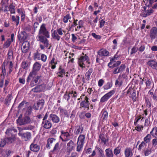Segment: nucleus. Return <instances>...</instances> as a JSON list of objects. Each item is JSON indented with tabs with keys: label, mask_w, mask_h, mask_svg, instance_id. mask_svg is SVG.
Here are the masks:
<instances>
[{
	"label": "nucleus",
	"mask_w": 157,
	"mask_h": 157,
	"mask_svg": "<svg viewBox=\"0 0 157 157\" xmlns=\"http://www.w3.org/2000/svg\"><path fill=\"white\" fill-rule=\"evenodd\" d=\"M113 65L112 66H109L110 67L113 68L118 66L121 63V62L119 61H117L116 62H113Z\"/></svg>",
	"instance_id": "603ef678"
},
{
	"label": "nucleus",
	"mask_w": 157,
	"mask_h": 157,
	"mask_svg": "<svg viewBox=\"0 0 157 157\" xmlns=\"http://www.w3.org/2000/svg\"><path fill=\"white\" fill-rule=\"evenodd\" d=\"M135 129L138 132H140L143 129V126L142 125L137 126L135 127Z\"/></svg>",
	"instance_id": "69168bd1"
},
{
	"label": "nucleus",
	"mask_w": 157,
	"mask_h": 157,
	"mask_svg": "<svg viewBox=\"0 0 157 157\" xmlns=\"http://www.w3.org/2000/svg\"><path fill=\"white\" fill-rule=\"evenodd\" d=\"M46 26V24L44 23H43L40 26L36 39L37 41L42 43L46 47L48 48L49 46V41L45 37L49 38L50 34Z\"/></svg>",
	"instance_id": "f03ea898"
},
{
	"label": "nucleus",
	"mask_w": 157,
	"mask_h": 157,
	"mask_svg": "<svg viewBox=\"0 0 157 157\" xmlns=\"http://www.w3.org/2000/svg\"><path fill=\"white\" fill-rule=\"evenodd\" d=\"M115 93L114 90H112L107 93L102 97L100 99V101L103 102L107 101Z\"/></svg>",
	"instance_id": "6e6552de"
},
{
	"label": "nucleus",
	"mask_w": 157,
	"mask_h": 157,
	"mask_svg": "<svg viewBox=\"0 0 157 157\" xmlns=\"http://www.w3.org/2000/svg\"><path fill=\"white\" fill-rule=\"evenodd\" d=\"M89 58L86 55L83 56H81L78 59V64L79 66L82 67H85V65L84 62L86 61L87 63H89Z\"/></svg>",
	"instance_id": "423d86ee"
},
{
	"label": "nucleus",
	"mask_w": 157,
	"mask_h": 157,
	"mask_svg": "<svg viewBox=\"0 0 157 157\" xmlns=\"http://www.w3.org/2000/svg\"><path fill=\"white\" fill-rule=\"evenodd\" d=\"M60 150V147L59 146V143H57L54 146L53 149L52 151V152H58Z\"/></svg>",
	"instance_id": "f704fd0d"
},
{
	"label": "nucleus",
	"mask_w": 157,
	"mask_h": 157,
	"mask_svg": "<svg viewBox=\"0 0 157 157\" xmlns=\"http://www.w3.org/2000/svg\"><path fill=\"white\" fill-rule=\"evenodd\" d=\"M146 86L147 88H149L151 83V80L150 79L147 78L145 79Z\"/></svg>",
	"instance_id": "37998d69"
},
{
	"label": "nucleus",
	"mask_w": 157,
	"mask_h": 157,
	"mask_svg": "<svg viewBox=\"0 0 157 157\" xmlns=\"http://www.w3.org/2000/svg\"><path fill=\"white\" fill-rule=\"evenodd\" d=\"M146 145V144L144 141H142L139 146V150H141Z\"/></svg>",
	"instance_id": "e2e57ef3"
},
{
	"label": "nucleus",
	"mask_w": 157,
	"mask_h": 157,
	"mask_svg": "<svg viewBox=\"0 0 157 157\" xmlns=\"http://www.w3.org/2000/svg\"><path fill=\"white\" fill-rule=\"evenodd\" d=\"M83 22L82 20H80L79 21L78 25V26H77L76 28L75 29V31H77L79 30L80 28H82L83 26Z\"/></svg>",
	"instance_id": "58836bf2"
},
{
	"label": "nucleus",
	"mask_w": 157,
	"mask_h": 157,
	"mask_svg": "<svg viewBox=\"0 0 157 157\" xmlns=\"http://www.w3.org/2000/svg\"><path fill=\"white\" fill-rule=\"evenodd\" d=\"M138 50V49L136 46H134L131 49V52L130 53V55H132L136 53Z\"/></svg>",
	"instance_id": "4d7b16f0"
},
{
	"label": "nucleus",
	"mask_w": 157,
	"mask_h": 157,
	"mask_svg": "<svg viewBox=\"0 0 157 157\" xmlns=\"http://www.w3.org/2000/svg\"><path fill=\"white\" fill-rule=\"evenodd\" d=\"M89 98L87 96H86L84 101H82L80 103V108H84L85 109H87V110H88L90 109L89 103L88 101Z\"/></svg>",
	"instance_id": "1a4fd4ad"
},
{
	"label": "nucleus",
	"mask_w": 157,
	"mask_h": 157,
	"mask_svg": "<svg viewBox=\"0 0 157 157\" xmlns=\"http://www.w3.org/2000/svg\"><path fill=\"white\" fill-rule=\"evenodd\" d=\"M49 119L52 120L54 123H57L59 121V117L54 114H50Z\"/></svg>",
	"instance_id": "4468645a"
},
{
	"label": "nucleus",
	"mask_w": 157,
	"mask_h": 157,
	"mask_svg": "<svg viewBox=\"0 0 157 157\" xmlns=\"http://www.w3.org/2000/svg\"><path fill=\"white\" fill-rule=\"evenodd\" d=\"M40 59L42 62H45L47 59V56L45 54H41L40 56Z\"/></svg>",
	"instance_id": "de8ad7c7"
},
{
	"label": "nucleus",
	"mask_w": 157,
	"mask_h": 157,
	"mask_svg": "<svg viewBox=\"0 0 157 157\" xmlns=\"http://www.w3.org/2000/svg\"><path fill=\"white\" fill-rule=\"evenodd\" d=\"M59 72L57 73L58 74H59L60 75H58V76L59 77H63V74H65V73L66 71L65 70L63 69L61 66H60L59 68Z\"/></svg>",
	"instance_id": "473e14b6"
},
{
	"label": "nucleus",
	"mask_w": 157,
	"mask_h": 157,
	"mask_svg": "<svg viewBox=\"0 0 157 157\" xmlns=\"http://www.w3.org/2000/svg\"><path fill=\"white\" fill-rule=\"evenodd\" d=\"M104 83V81L102 79H100L98 81V86L99 87H101Z\"/></svg>",
	"instance_id": "338daca9"
},
{
	"label": "nucleus",
	"mask_w": 157,
	"mask_h": 157,
	"mask_svg": "<svg viewBox=\"0 0 157 157\" xmlns=\"http://www.w3.org/2000/svg\"><path fill=\"white\" fill-rule=\"evenodd\" d=\"M13 59V51L11 48L8 50L7 54V60H11Z\"/></svg>",
	"instance_id": "a878e982"
},
{
	"label": "nucleus",
	"mask_w": 157,
	"mask_h": 157,
	"mask_svg": "<svg viewBox=\"0 0 157 157\" xmlns=\"http://www.w3.org/2000/svg\"><path fill=\"white\" fill-rule=\"evenodd\" d=\"M30 150L32 151L37 152L40 149V146L36 144L32 143L30 146Z\"/></svg>",
	"instance_id": "f3484780"
},
{
	"label": "nucleus",
	"mask_w": 157,
	"mask_h": 157,
	"mask_svg": "<svg viewBox=\"0 0 157 157\" xmlns=\"http://www.w3.org/2000/svg\"><path fill=\"white\" fill-rule=\"evenodd\" d=\"M28 66L27 62L25 61H23L21 63V67L23 69H25Z\"/></svg>",
	"instance_id": "052dcab7"
},
{
	"label": "nucleus",
	"mask_w": 157,
	"mask_h": 157,
	"mask_svg": "<svg viewBox=\"0 0 157 157\" xmlns=\"http://www.w3.org/2000/svg\"><path fill=\"white\" fill-rule=\"evenodd\" d=\"M18 135L21 137V138L24 140L25 141L28 140L31 138V134L29 132H27L25 133H22L20 132Z\"/></svg>",
	"instance_id": "9d476101"
},
{
	"label": "nucleus",
	"mask_w": 157,
	"mask_h": 157,
	"mask_svg": "<svg viewBox=\"0 0 157 157\" xmlns=\"http://www.w3.org/2000/svg\"><path fill=\"white\" fill-rule=\"evenodd\" d=\"M92 36L96 39H100L101 36L98 35H96L95 33H92L91 34Z\"/></svg>",
	"instance_id": "0e129e2a"
},
{
	"label": "nucleus",
	"mask_w": 157,
	"mask_h": 157,
	"mask_svg": "<svg viewBox=\"0 0 157 157\" xmlns=\"http://www.w3.org/2000/svg\"><path fill=\"white\" fill-rule=\"evenodd\" d=\"M41 86H43L44 87V88L42 89V90H44L45 89L46 87L45 85L43 84L36 86L35 88H33L32 90L31 91L34 92H37L40 91V88Z\"/></svg>",
	"instance_id": "bb28decb"
},
{
	"label": "nucleus",
	"mask_w": 157,
	"mask_h": 157,
	"mask_svg": "<svg viewBox=\"0 0 157 157\" xmlns=\"http://www.w3.org/2000/svg\"><path fill=\"white\" fill-rule=\"evenodd\" d=\"M121 151V147L118 146L115 148L114 150V154L116 155H118L119 153H120Z\"/></svg>",
	"instance_id": "c03bdc74"
},
{
	"label": "nucleus",
	"mask_w": 157,
	"mask_h": 157,
	"mask_svg": "<svg viewBox=\"0 0 157 157\" xmlns=\"http://www.w3.org/2000/svg\"><path fill=\"white\" fill-rule=\"evenodd\" d=\"M56 140V139L53 138H49L47 141V147L49 149H50L51 146H52V144Z\"/></svg>",
	"instance_id": "5701e85b"
},
{
	"label": "nucleus",
	"mask_w": 157,
	"mask_h": 157,
	"mask_svg": "<svg viewBox=\"0 0 157 157\" xmlns=\"http://www.w3.org/2000/svg\"><path fill=\"white\" fill-rule=\"evenodd\" d=\"M59 109L60 110V114L61 115L68 117H69V115L66 109L61 108H59Z\"/></svg>",
	"instance_id": "b1692460"
},
{
	"label": "nucleus",
	"mask_w": 157,
	"mask_h": 157,
	"mask_svg": "<svg viewBox=\"0 0 157 157\" xmlns=\"http://www.w3.org/2000/svg\"><path fill=\"white\" fill-rule=\"evenodd\" d=\"M17 121L20 125H24L32 122L30 118L27 116H25L22 119H18L17 120Z\"/></svg>",
	"instance_id": "0eeeda50"
},
{
	"label": "nucleus",
	"mask_w": 157,
	"mask_h": 157,
	"mask_svg": "<svg viewBox=\"0 0 157 157\" xmlns=\"http://www.w3.org/2000/svg\"><path fill=\"white\" fill-rule=\"evenodd\" d=\"M125 157H132L133 155V149L129 147H127L124 150Z\"/></svg>",
	"instance_id": "f8f14e48"
},
{
	"label": "nucleus",
	"mask_w": 157,
	"mask_h": 157,
	"mask_svg": "<svg viewBox=\"0 0 157 157\" xmlns=\"http://www.w3.org/2000/svg\"><path fill=\"white\" fill-rule=\"evenodd\" d=\"M150 36L151 40L155 39L154 43L157 44V28L155 27H153L150 30Z\"/></svg>",
	"instance_id": "39448f33"
},
{
	"label": "nucleus",
	"mask_w": 157,
	"mask_h": 157,
	"mask_svg": "<svg viewBox=\"0 0 157 157\" xmlns=\"http://www.w3.org/2000/svg\"><path fill=\"white\" fill-rule=\"evenodd\" d=\"M124 80V79L122 77V76L119 75L118 79L116 81L115 83V85H117L119 87H120L122 85L123 82Z\"/></svg>",
	"instance_id": "a211bd4d"
},
{
	"label": "nucleus",
	"mask_w": 157,
	"mask_h": 157,
	"mask_svg": "<svg viewBox=\"0 0 157 157\" xmlns=\"http://www.w3.org/2000/svg\"><path fill=\"white\" fill-rule=\"evenodd\" d=\"M5 140L7 143L10 144L12 143L14 140V139L13 138H6L5 139Z\"/></svg>",
	"instance_id": "864d4df0"
},
{
	"label": "nucleus",
	"mask_w": 157,
	"mask_h": 157,
	"mask_svg": "<svg viewBox=\"0 0 157 157\" xmlns=\"http://www.w3.org/2000/svg\"><path fill=\"white\" fill-rule=\"evenodd\" d=\"M99 138L104 145H105L108 141V140L105 137L103 134H101L99 136Z\"/></svg>",
	"instance_id": "c756f323"
},
{
	"label": "nucleus",
	"mask_w": 157,
	"mask_h": 157,
	"mask_svg": "<svg viewBox=\"0 0 157 157\" xmlns=\"http://www.w3.org/2000/svg\"><path fill=\"white\" fill-rule=\"evenodd\" d=\"M41 54L39 53L37 51L33 54V58L35 59L40 60V56Z\"/></svg>",
	"instance_id": "e433bc0d"
},
{
	"label": "nucleus",
	"mask_w": 157,
	"mask_h": 157,
	"mask_svg": "<svg viewBox=\"0 0 157 157\" xmlns=\"http://www.w3.org/2000/svg\"><path fill=\"white\" fill-rule=\"evenodd\" d=\"M136 92L134 90H133L132 92L131 93L130 97L132 98L134 102L135 101H136Z\"/></svg>",
	"instance_id": "79ce46f5"
},
{
	"label": "nucleus",
	"mask_w": 157,
	"mask_h": 157,
	"mask_svg": "<svg viewBox=\"0 0 157 157\" xmlns=\"http://www.w3.org/2000/svg\"><path fill=\"white\" fill-rule=\"evenodd\" d=\"M147 64L153 69L157 70V62L153 60H150L147 62Z\"/></svg>",
	"instance_id": "dca6fc26"
},
{
	"label": "nucleus",
	"mask_w": 157,
	"mask_h": 157,
	"mask_svg": "<svg viewBox=\"0 0 157 157\" xmlns=\"http://www.w3.org/2000/svg\"><path fill=\"white\" fill-rule=\"evenodd\" d=\"M15 6L12 3L9 5L8 8L9 9V11L10 12L11 14H15Z\"/></svg>",
	"instance_id": "2f4dec72"
},
{
	"label": "nucleus",
	"mask_w": 157,
	"mask_h": 157,
	"mask_svg": "<svg viewBox=\"0 0 157 157\" xmlns=\"http://www.w3.org/2000/svg\"><path fill=\"white\" fill-rule=\"evenodd\" d=\"M44 102L39 101L37 102V105L38 107L37 108H35V109L36 110H38V107L40 106V108L43 107L44 105Z\"/></svg>",
	"instance_id": "5fc2aeb1"
},
{
	"label": "nucleus",
	"mask_w": 157,
	"mask_h": 157,
	"mask_svg": "<svg viewBox=\"0 0 157 157\" xmlns=\"http://www.w3.org/2000/svg\"><path fill=\"white\" fill-rule=\"evenodd\" d=\"M6 63L5 61L3 63L2 65V71L0 76V79H4L5 76L6 75Z\"/></svg>",
	"instance_id": "2eb2a0df"
},
{
	"label": "nucleus",
	"mask_w": 157,
	"mask_h": 157,
	"mask_svg": "<svg viewBox=\"0 0 157 157\" xmlns=\"http://www.w3.org/2000/svg\"><path fill=\"white\" fill-rule=\"evenodd\" d=\"M151 153V149H146L144 151V153L145 156H147Z\"/></svg>",
	"instance_id": "3c124183"
},
{
	"label": "nucleus",
	"mask_w": 157,
	"mask_h": 157,
	"mask_svg": "<svg viewBox=\"0 0 157 157\" xmlns=\"http://www.w3.org/2000/svg\"><path fill=\"white\" fill-rule=\"evenodd\" d=\"M71 16L69 14H67L65 16H64L63 17V21L64 23H67L68 22V20L71 19Z\"/></svg>",
	"instance_id": "ea45409f"
},
{
	"label": "nucleus",
	"mask_w": 157,
	"mask_h": 157,
	"mask_svg": "<svg viewBox=\"0 0 157 157\" xmlns=\"http://www.w3.org/2000/svg\"><path fill=\"white\" fill-rule=\"evenodd\" d=\"M34 126H32L31 125H29L28 126H24L21 128V130H32L34 128Z\"/></svg>",
	"instance_id": "4c0bfd02"
},
{
	"label": "nucleus",
	"mask_w": 157,
	"mask_h": 157,
	"mask_svg": "<svg viewBox=\"0 0 157 157\" xmlns=\"http://www.w3.org/2000/svg\"><path fill=\"white\" fill-rule=\"evenodd\" d=\"M32 110V107L29 106L27 109V110L26 111V114L27 115H29L31 114Z\"/></svg>",
	"instance_id": "13d9d810"
},
{
	"label": "nucleus",
	"mask_w": 157,
	"mask_h": 157,
	"mask_svg": "<svg viewBox=\"0 0 157 157\" xmlns=\"http://www.w3.org/2000/svg\"><path fill=\"white\" fill-rule=\"evenodd\" d=\"M98 54L101 57V58L104 56L109 55V52L106 50L101 49L97 52Z\"/></svg>",
	"instance_id": "aec40b11"
},
{
	"label": "nucleus",
	"mask_w": 157,
	"mask_h": 157,
	"mask_svg": "<svg viewBox=\"0 0 157 157\" xmlns=\"http://www.w3.org/2000/svg\"><path fill=\"white\" fill-rule=\"evenodd\" d=\"M151 135L155 138H157V127H155L152 129L151 131L150 132Z\"/></svg>",
	"instance_id": "393cba45"
},
{
	"label": "nucleus",
	"mask_w": 157,
	"mask_h": 157,
	"mask_svg": "<svg viewBox=\"0 0 157 157\" xmlns=\"http://www.w3.org/2000/svg\"><path fill=\"white\" fill-rule=\"evenodd\" d=\"M41 67V64L39 62L35 63L33 65L32 71L30 72L27 78V82H29L30 81V85L32 87L36 86L37 83H40L42 80L43 78L41 75L36 76Z\"/></svg>",
	"instance_id": "f257e3e1"
},
{
	"label": "nucleus",
	"mask_w": 157,
	"mask_h": 157,
	"mask_svg": "<svg viewBox=\"0 0 157 157\" xmlns=\"http://www.w3.org/2000/svg\"><path fill=\"white\" fill-rule=\"evenodd\" d=\"M93 71V70L92 68L89 69L88 71L86 73L85 76L87 80L88 81L90 78V76Z\"/></svg>",
	"instance_id": "7c9ffc66"
},
{
	"label": "nucleus",
	"mask_w": 157,
	"mask_h": 157,
	"mask_svg": "<svg viewBox=\"0 0 157 157\" xmlns=\"http://www.w3.org/2000/svg\"><path fill=\"white\" fill-rule=\"evenodd\" d=\"M71 128L69 130V132H65L63 130L61 131V135L59 137L63 142L67 141L71 139V136L73 135L72 132H71Z\"/></svg>",
	"instance_id": "7ed1b4c3"
},
{
	"label": "nucleus",
	"mask_w": 157,
	"mask_h": 157,
	"mask_svg": "<svg viewBox=\"0 0 157 157\" xmlns=\"http://www.w3.org/2000/svg\"><path fill=\"white\" fill-rule=\"evenodd\" d=\"M108 116V112L106 111H103L102 116V117L103 118V119L104 120H106Z\"/></svg>",
	"instance_id": "8fccbe9b"
},
{
	"label": "nucleus",
	"mask_w": 157,
	"mask_h": 157,
	"mask_svg": "<svg viewBox=\"0 0 157 157\" xmlns=\"http://www.w3.org/2000/svg\"><path fill=\"white\" fill-rule=\"evenodd\" d=\"M42 124L43 127L46 129L50 128L52 126V124L51 122L48 120L43 121Z\"/></svg>",
	"instance_id": "4be33fe9"
},
{
	"label": "nucleus",
	"mask_w": 157,
	"mask_h": 157,
	"mask_svg": "<svg viewBox=\"0 0 157 157\" xmlns=\"http://www.w3.org/2000/svg\"><path fill=\"white\" fill-rule=\"evenodd\" d=\"M6 143V141L5 139L2 140L0 143V147H3L5 145Z\"/></svg>",
	"instance_id": "774afa93"
},
{
	"label": "nucleus",
	"mask_w": 157,
	"mask_h": 157,
	"mask_svg": "<svg viewBox=\"0 0 157 157\" xmlns=\"http://www.w3.org/2000/svg\"><path fill=\"white\" fill-rule=\"evenodd\" d=\"M76 82L78 84H81L83 85V83H82V78L80 77L79 75L77 76V78L76 80Z\"/></svg>",
	"instance_id": "49530a36"
},
{
	"label": "nucleus",
	"mask_w": 157,
	"mask_h": 157,
	"mask_svg": "<svg viewBox=\"0 0 157 157\" xmlns=\"http://www.w3.org/2000/svg\"><path fill=\"white\" fill-rule=\"evenodd\" d=\"M85 135L81 134L78 136L77 143V151H79L82 149L85 143Z\"/></svg>",
	"instance_id": "20e7f679"
},
{
	"label": "nucleus",
	"mask_w": 157,
	"mask_h": 157,
	"mask_svg": "<svg viewBox=\"0 0 157 157\" xmlns=\"http://www.w3.org/2000/svg\"><path fill=\"white\" fill-rule=\"evenodd\" d=\"M11 42L10 39V38L8 39L3 45V48H8L10 45Z\"/></svg>",
	"instance_id": "c9c22d12"
},
{
	"label": "nucleus",
	"mask_w": 157,
	"mask_h": 157,
	"mask_svg": "<svg viewBox=\"0 0 157 157\" xmlns=\"http://www.w3.org/2000/svg\"><path fill=\"white\" fill-rule=\"evenodd\" d=\"M152 146L153 147H155L157 145V138H154L152 141Z\"/></svg>",
	"instance_id": "6e6d98bb"
},
{
	"label": "nucleus",
	"mask_w": 157,
	"mask_h": 157,
	"mask_svg": "<svg viewBox=\"0 0 157 157\" xmlns=\"http://www.w3.org/2000/svg\"><path fill=\"white\" fill-rule=\"evenodd\" d=\"M56 31L57 32L59 35L60 36H62L63 35V32L64 33L66 32V31L63 30L62 28H61L57 29Z\"/></svg>",
	"instance_id": "a18cd8bd"
},
{
	"label": "nucleus",
	"mask_w": 157,
	"mask_h": 157,
	"mask_svg": "<svg viewBox=\"0 0 157 157\" xmlns=\"http://www.w3.org/2000/svg\"><path fill=\"white\" fill-rule=\"evenodd\" d=\"M105 155L107 157H113V154L112 151L110 148H108L105 150Z\"/></svg>",
	"instance_id": "c85d7f7f"
},
{
	"label": "nucleus",
	"mask_w": 157,
	"mask_h": 157,
	"mask_svg": "<svg viewBox=\"0 0 157 157\" xmlns=\"http://www.w3.org/2000/svg\"><path fill=\"white\" fill-rule=\"evenodd\" d=\"M100 21H99V27L100 28H101L104 26V24L105 23V21L103 19H102L101 18H100Z\"/></svg>",
	"instance_id": "680f3d73"
},
{
	"label": "nucleus",
	"mask_w": 157,
	"mask_h": 157,
	"mask_svg": "<svg viewBox=\"0 0 157 157\" xmlns=\"http://www.w3.org/2000/svg\"><path fill=\"white\" fill-rule=\"evenodd\" d=\"M6 65L8 68H12L13 67V64L11 60H7L6 62Z\"/></svg>",
	"instance_id": "09e8293b"
},
{
	"label": "nucleus",
	"mask_w": 157,
	"mask_h": 157,
	"mask_svg": "<svg viewBox=\"0 0 157 157\" xmlns=\"http://www.w3.org/2000/svg\"><path fill=\"white\" fill-rule=\"evenodd\" d=\"M98 153L99 154L100 157H105L104 155L103 150L100 148H98Z\"/></svg>",
	"instance_id": "bf43d9fd"
},
{
	"label": "nucleus",
	"mask_w": 157,
	"mask_h": 157,
	"mask_svg": "<svg viewBox=\"0 0 157 157\" xmlns=\"http://www.w3.org/2000/svg\"><path fill=\"white\" fill-rule=\"evenodd\" d=\"M51 36L53 39L56 40L57 41L59 40L60 37L59 35L56 30H53L52 29L51 30Z\"/></svg>",
	"instance_id": "6ab92c4d"
},
{
	"label": "nucleus",
	"mask_w": 157,
	"mask_h": 157,
	"mask_svg": "<svg viewBox=\"0 0 157 157\" xmlns=\"http://www.w3.org/2000/svg\"><path fill=\"white\" fill-rule=\"evenodd\" d=\"M151 140V135L150 134H147L144 138V141L146 144L149 143Z\"/></svg>",
	"instance_id": "72a5a7b5"
},
{
	"label": "nucleus",
	"mask_w": 157,
	"mask_h": 157,
	"mask_svg": "<svg viewBox=\"0 0 157 157\" xmlns=\"http://www.w3.org/2000/svg\"><path fill=\"white\" fill-rule=\"evenodd\" d=\"M83 127L82 125L76 126L75 130L74 133L76 135L82 133L83 131Z\"/></svg>",
	"instance_id": "412c9836"
},
{
	"label": "nucleus",
	"mask_w": 157,
	"mask_h": 157,
	"mask_svg": "<svg viewBox=\"0 0 157 157\" xmlns=\"http://www.w3.org/2000/svg\"><path fill=\"white\" fill-rule=\"evenodd\" d=\"M126 67L124 64H121L119 67L115 68L113 70V74H116L123 71Z\"/></svg>",
	"instance_id": "9b49d317"
},
{
	"label": "nucleus",
	"mask_w": 157,
	"mask_h": 157,
	"mask_svg": "<svg viewBox=\"0 0 157 157\" xmlns=\"http://www.w3.org/2000/svg\"><path fill=\"white\" fill-rule=\"evenodd\" d=\"M12 21L16 23V25L17 26L19 23L20 17L19 16L14 15H11Z\"/></svg>",
	"instance_id": "cd10ccee"
},
{
	"label": "nucleus",
	"mask_w": 157,
	"mask_h": 157,
	"mask_svg": "<svg viewBox=\"0 0 157 157\" xmlns=\"http://www.w3.org/2000/svg\"><path fill=\"white\" fill-rule=\"evenodd\" d=\"M12 97L10 94H8L5 99V104L9 105L10 102Z\"/></svg>",
	"instance_id": "a19ab883"
},
{
	"label": "nucleus",
	"mask_w": 157,
	"mask_h": 157,
	"mask_svg": "<svg viewBox=\"0 0 157 157\" xmlns=\"http://www.w3.org/2000/svg\"><path fill=\"white\" fill-rule=\"evenodd\" d=\"M75 147V144L74 142L71 140L67 144V149L68 151H71Z\"/></svg>",
	"instance_id": "ddd939ff"
}]
</instances>
